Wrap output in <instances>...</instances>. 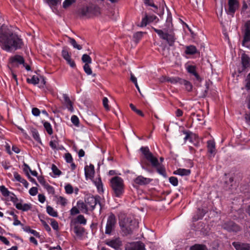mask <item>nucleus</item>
<instances>
[{
	"instance_id": "f3484780",
	"label": "nucleus",
	"mask_w": 250,
	"mask_h": 250,
	"mask_svg": "<svg viewBox=\"0 0 250 250\" xmlns=\"http://www.w3.org/2000/svg\"><path fill=\"white\" fill-rule=\"evenodd\" d=\"M232 245L236 250H250V244L241 242H233Z\"/></svg>"
},
{
	"instance_id": "2eb2a0df",
	"label": "nucleus",
	"mask_w": 250,
	"mask_h": 250,
	"mask_svg": "<svg viewBox=\"0 0 250 250\" xmlns=\"http://www.w3.org/2000/svg\"><path fill=\"white\" fill-rule=\"evenodd\" d=\"M152 180L151 179L145 178L142 175H139L134 179V182L136 185L144 186L149 184Z\"/></svg>"
},
{
	"instance_id": "774afa93",
	"label": "nucleus",
	"mask_w": 250,
	"mask_h": 250,
	"mask_svg": "<svg viewBox=\"0 0 250 250\" xmlns=\"http://www.w3.org/2000/svg\"><path fill=\"white\" fill-rule=\"evenodd\" d=\"M58 201L61 205L63 206H65L66 204V199L65 198L62 196L59 197L58 199Z\"/></svg>"
},
{
	"instance_id": "39448f33",
	"label": "nucleus",
	"mask_w": 250,
	"mask_h": 250,
	"mask_svg": "<svg viewBox=\"0 0 250 250\" xmlns=\"http://www.w3.org/2000/svg\"><path fill=\"white\" fill-rule=\"evenodd\" d=\"M153 29L159 35V37L161 39L166 41L170 46L174 45L176 40L174 33L164 32L162 30L158 29L154 27H153Z\"/></svg>"
},
{
	"instance_id": "20e7f679",
	"label": "nucleus",
	"mask_w": 250,
	"mask_h": 250,
	"mask_svg": "<svg viewBox=\"0 0 250 250\" xmlns=\"http://www.w3.org/2000/svg\"><path fill=\"white\" fill-rule=\"evenodd\" d=\"M153 29L159 35V37L161 39L166 41L170 46L174 45L176 40L174 33L164 32L162 30L158 29L154 27H153Z\"/></svg>"
},
{
	"instance_id": "4d7b16f0",
	"label": "nucleus",
	"mask_w": 250,
	"mask_h": 250,
	"mask_svg": "<svg viewBox=\"0 0 250 250\" xmlns=\"http://www.w3.org/2000/svg\"><path fill=\"white\" fill-rule=\"evenodd\" d=\"M51 225L54 230H57L59 229L58 222L53 219H51Z\"/></svg>"
},
{
	"instance_id": "052dcab7",
	"label": "nucleus",
	"mask_w": 250,
	"mask_h": 250,
	"mask_svg": "<svg viewBox=\"0 0 250 250\" xmlns=\"http://www.w3.org/2000/svg\"><path fill=\"white\" fill-rule=\"evenodd\" d=\"M70 214L71 215H75L80 213L79 209L76 207H73L70 210Z\"/></svg>"
},
{
	"instance_id": "dca6fc26",
	"label": "nucleus",
	"mask_w": 250,
	"mask_h": 250,
	"mask_svg": "<svg viewBox=\"0 0 250 250\" xmlns=\"http://www.w3.org/2000/svg\"><path fill=\"white\" fill-rule=\"evenodd\" d=\"M188 72L195 76L196 80L198 82H201L202 79L196 72V66L195 65H189L187 68Z\"/></svg>"
},
{
	"instance_id": "6ab92c4d",
	"label": "nucleus",
	"mask_w": 250,
	"mask_h": 250,
	"mask_svg": "<svg viewBox=\"0 0 250 250\" xmlns=\"http://www.w3.org/2000/svg\"><path fill=\"white\" fill-rule=\"evenodd\" d=\"M241 62L243 66L242 71L248 68H250V58L247 55L243 54L242 55Z\"/></svg>"
},
{
	"instance_id": "c9c22d12",
	"label": "nucleus",
	"mask_w": 250,
	"mask_h": 250,
	"mask_svg": "<svg viewBox=\"0 0 250 250\" xmlns=\"http://www.w3.org/2000/svg\"><path fill=\"white\" fill-rule=\"evenodd\" d=\"M82 62L85 64H90L92 62L91 57L87 54H83L82 57Z\"/></svg>"
},
{
	"instance_id": "9b49d317",
	"label": "nucleus",
	"mask_w": 250,
	"mask_h": 250,
	"mask_svg": "<svg viewBox=\"0 0 250 250\" xmlns=\"http://www.w3.org/2000/svg\"><path fill=\"white\" fill-rule=\"evenodd\" d=\"M242 45L250 48V21L246 24V29L242 42Z\"/></svg>"
},
{
	"instance_id": "c756f323",
	"label": "nucleus",
	"mask_w": 250,
	"mask_h": 250,
	"mask_svg": "<svg viewBox=\"0 0 250 250\" xmlns=\"http://www.w3.org/2000/svg\"><path fill=\"white\" fill-rule=\"evenodd\" d=\"M182 79L180 78L179 77H172V78L167 77L165 80L167 82H169L173 84H176L177 83H179V84H180V83H181V80H182Z\"/></svg>"
},
{
	"instance_id": "f257e3e1",
	"label": "nucleus",
	"mask_w": 250,
	"mask_h": 250,
	"mask_svg": "<svg viewBox=\"0 0 250 250\" xmlns=\"http://www.w3.org/2000/svg\"><path fill=\"white\" fill-rule=\"evenodd\" d=\"M23 45L21 39L8 29L0 31V46L7 52L21 49Z\"/></svg>"
},
{
	"instance_id": "a878e982",
	"label": "nucleus",
	"mask_w": 250,
	"mask_h": 250,
	"mask_svg": "<svg viewBox=\"0 0 250 250\" xmlns=\"http://www.w3.org/2000/svg\"><path fill=\"white\" fill-rule=\"evenodd\" d=\"M154 167L156 168L157 172L160 174L162 175L165 177H167V173L166 171L165 167L162 164L159 163L158 166Z\"/></svg>"
},
{
	"instance_id": "f704fd0d",
	"label": "nucleus",
	"mask_w": 250,
	"mask_h": 250,
	"mask_svg": "<svg viewBox=\"0 0 250 250\" xmlns=\"http://www.w3.org/2000/svg\"><path fill=\"white\" fill-rule=\"evenodd\" d=\"M94 183L97 187L98 190L99 191H101L103 192V185L100 177L98 178L95 180Z\"/></svg>"
},
{
	"instance_id": "3c124183",
	"label": "nucleus",
	"mask_w": 250,
	"mask_h": 250,
	"mask_svg": "<svg viewBox=\"0 0 250 250\" xmlns=\"http://www.w3.org/2000/svg\"><path fill=\"white\" fill-rule=\"evenodd\" d=\"M65 192L67 194H70L73 192V187L69 184H67L65 187Z\"/></svg>"
},
{
	"instance_id": "423d86ee",
	"label": "nucleus",
	"mask_w": 250,
	"mask_h": 250,
	"mask_svg": "<svg viewBox=\"0 0 250 250\" xmlns=\"http://www.w3.org/2000/svg\"><path fill=\"white\" fill-rule=\"evenodd\" d=\"M100 199L101 197L98 195L96 196L87 195L84 198V202L87 204L89 210L92 211L94 209L97 204H99L101 208Z\"/></svg>"
},
{
	"instance_id": "4be33fe9",
	"label": "nucleus",
	"mask_w": 250,
	"mask_h": 250,
	"mask_svg": "<svg viewBox=\"0 0 250 250\" xmlns=\"http://www.w3.org/2000/svg\"><path fill=\"white\" fill-rule=\"evenodd\" d=\"M15 206L17 209L21 210L23 211H28L32 208V205L30 204H24L22 205L21 203H16Z\"/></svg>"
},
{
	"instance_id": "4468645a",
	"label": "nucleus",
	"mask_w": 250,
	"mask_h": 250,
	"mask_svg": "<svg viewBox=\"0 0 250 250\" xmlns=\"http://www.w3.org/2000/svg\"><path fill=\"white\" fill-rule=\"evenodd\" d=\"M94 9L97 11L99 7L93 5L84 6L80 9V13L83 17L87 16L89 13H92V11Z\"/></svg>"
},
{
	"instance_id": "0eeeda50",
	"label": "nucleus",
	"mask_w": 250,
	"mask_h": 250,
	"mask_svg": "<svg viewBox=\"0 0 250 250\" xmlns=\"http://www.w3.org/2000/svg\"><path fill=\"white\" fill-rule=\"evenodd\" d=\"M222 228L229 232H238L241 229V227L232 221H228L222 223Z\"/></svg>"
},
{
	"instance_id": "a19ab883",
	"label": "nucleus",
	"mask_w": 250,
	"mask_h": 250,
	"mask_svg": "<svg viewBox=\"0 0 250 250\" xmlns=\"http://www.w3.org/2000/svg\"><path fill=\"white\" fill-rule=\"evenodd\" d=\"M140 150L144 155L146 158L148 156H149L150 154H152V153L149 151V149L148 147L143 146L140 148Z\"/></svg>"
},
{
	"instance_id": "f03ea898",
	"label": "nucleus",
	"mask_w": 250,
	"mask_h": 250,
	"mask_svg": "<svg viewBox=\"0 0 250 250\" xmlns=\"http://www.w3.org/2000/svg\"><path fill=\"white\" fill-rule=\"evenodd\" d=\"M110 183L114 196L120 197L124 192L125 185L123 179L116 176L110 179Z\"/></svg>"
},
{
	"instance_id": "bf43d9fd",
	"label": "nucleus",
	"mask_w": 250,
	"mask_h": 250,
	"mask_svg": "<svg viewBox=\"0 0 250 250\" xmlns=\"http://www.w3.org/2000/svg\"><path fill=\"white\" fill-rule=\"evenodd\" d=\"M65 159L67 163H71L73 161V158L70 153H67L65 154Z\"/></svg>"
},
{
	"instance_id": "603ef678",
	"label": "nucleus",
	"mask_w": 250,
	"mask_h": 250,
	"mask_svg": "<svg viewBox=\"0 0 250 250\" xmlns=\"http://www.w3.org/2000/svg\"><path fill=\"white\" fill-rule=\"evenodd\" d=\"M148 23H149L148 16L146 15V16L145 17V18H144L142 19L141 24L140 25V26H141V27L146 26Z\"/></svg>"
},
{
	"instance_id": "e2e57ef3",
	"label": "nucleus",
	"mask_w": 250,
	"mask_h": 250,
	"mask_svg": "<svg viewBox=\"0 0 250 250\" xmlns=\"http://www.w3.org/2000/svg\"><path fill=\"white\" fill-rule=\"evenodd\" d=\"M246 83L245 85L246 88L248 90H250V73L248 75L247 79L246 80Z\"/></svg>"
},
{
	"instance_id": "69168bd1",
	"label": "nucleus",
	"mask_w": 250,
	"mask_h": 250,
	"mask_svg": "<svg viewBox=\"0 0 250 250\" xmlns=\"http://www.w3.org/2000/svg\"><path fill=\"white\" fill-rule=\"evenodd\" d=\"M41 111L37 107H33L32 109V113L35 116H38L40 115Z\"/></svg>"
},
{
	"instance_id": "13d9d810",
	"label": "nucleus",
	"mask_w": 250,
	"mask_h": 250,
	"mask_svg": "<svg viewBox=\"0 0 250 250\" xmlns=\"http://www.w3.org/2000/svg\"><path fill=\"white\" fill-rule=\"evenodd\" d=\"M130 80L135 84L136 87L139 92H140V88L137 83V79L132 74H131Z\"/></svg>"
},
{
	"instance_id": "aec40b11",
	"label": "nucleus",
	"mask_w": 250,
	"mask_h": 250,
	"mask_svg": "<svg viewBox=\"0 0 250 250\" xmlns=\"http://www.w3.org/2000/svg\"><path fill=\"white\" fill-rule=\"evenodd\" d=\"M63 98L64 101V104L66 105V108L70 112H72L74 111V108L73 106V103L70 100L69 97L66 94H63Z\"/></svg>"
},
{
	"instance_id": "bb28decb",
	"label": "nucleus",
	"mask_w": 250,
	"mask_h": 250,
	"mask_svg": "<svg viewBox=\"0 0 250 250\" xmlns=\"http://www.w3.org/2000/svg\"><path fill=\"white\" fill-rule=\"evenodd\" d=\"M208 149L209 153L211 154L215 153V145L214 142L211 141H208Z\"/></svg>"
},
{
	"instance_id": "680f3d73",
	"label": "nucleus",
	"mask_w": 250,
	"mask_h": 250,
	"mask_svg": "<svg viewBox=\"0 0 250 250\" xmlns=\"http://www.w3.org/2000/svg\"><path fill=\"white\" fill-rule=\"evenodd\" d=\"M108 100L106 97H104L103 100V104L104 107L107 110H109V106L108 104Z\"/></svg>"
},
{
	"instance_id": "864d4df0",
	"label": "nucleus",
	"mask_w": 250,
	"mask_h": 250,
	"mask_svg": "<svg viewBox=\"0 0 250 250\" xmlns=\"http://www.w3.org/2000/svg\"><path fill=\"white\" fill-rule=\"evenodd\" d=\"M44 188L47 190L49 193L51 194H54L55 190L53 187L49 185L48 184H47L44 187Z\"/></svg>"
},
{
	"instance_id": "c03bdc74",
	"label": "nucleus",
	"mask_w": 250,
	"mask_h": 250,
	"mask_svg": "<svg viewBox=\"0 0 250 250\" xmlns=\"http://www.w3.org/2000/svg\"><path fill=\"white\" fill-rule=\"evenodd\" d=\"M129 106L131 108V109L133 111L136 112L137 114H138L139 115H140L142 117L144 116V114L143 113V112L141 110L137 109L136 108V107L135 106V105H134L132 104H129Z\"/></svg>"
},
{
	"instance_id": "49530a36",
	"label": "nucleus",
	"mask_w": 250,
	"mask_h": 250,
	"mask_svg": "<svg viewBox=\"0 0 250 250\" xmlns=\"http://www.w3.org/2000/svg\"><path fill=\"white\" fill-rule=\"evenodd\" d=\"M76 0H65L62 4L63 8L66 9L75 2Z\"/></svg>"
},
{
	"instance_id": "a211bd4d",
	"label": "nucleus",
	"mask_w": 250,
	"mask_h": 250,
	"mask_svg": "<svg viewBox=\"0 0 250 250\" xmlns=\"http://www.w3.org/2000/svg\"><path fill=\"white\" fill-rule=\"evenodd\" d=\"M10 62L14 65L15 63H17L19 64H23L24 65V59L23 57L21 55H16L13 57H10L9 59Z\"/></svg>"
},
{
	"instance_id": "ddd939ff",
	"label": "nucleus",
	"mask_w": 250,
	"mask_h": 250,
	"mask_svg": "<svg viewBox=\"0 0 250 250\" xmlns=\"http://www.w3.org/2000/svg\"><path fill=\"white\" fill-rule=\"evenodd\" d=\"M228 5L227 13L233 16L239 7V2L237 0H228Z\"/></svg>"
},
{
	"instance_id": "5fc2aeb1",
	"label": "nucleus",
	"mask_w": 250,
	"mask_h": 250,
	"mask_svg": "<svg viewBox=\"0 0 250 250\" xmlns=\"http://www.w3.org/2000/svg\"><path fill=\"white\" fill-rule=\"evenodd\" d=\"M169 181L170 183L171 184H172L174 186H176L178 185V181L177 178L175 177H170L169 178Z\"/></svg>"
},
{
	"instance_id": "09e8293b",
	"label": "nucleus",
	"mask_w": 250,
	"mask_h": 250,
	"mask_svg": "<svg viewBox=\"0 0 250 250\" xmlns=\"http://www.w3.org/2000/svg\"><path fill=\"white\" fill-rule=\"evenodd\" d=\"M202 214H198L197 213L196 215H194L192 218V221L193 222H196L198 221L199 219H201L202 218V217L204 216L205 214L206 213V212L202 209Z\"/></svg>"
},
{
	"instance_id": "de8ad7c7",
	"label": "nucleus",
	"mask_w": 250,
	"mask_h": 250,
	"mask_svg": "<svg viewBox=\"0 0 250 250\" xmlns=\"http://www.w3.org/2000/svg\"><path fill=\"white\" fill-rule=\"evenodd\" d=\"M89 64H84L83 65V70L88 75H91L92 73V69Z\"/></svg>"
},
{
	"instance_id": "58836bf2",
	"label": "nucleus",
	"mask_w": 250,
	"mask_h": 250,
	"mask_svg": "<svg viewBox=\"0 0 250 250\" xmlns=\"http://www.w3.org/2000/svg\"><path fill=\"white\" fill-rule=\"evenodd\" d=\"M0 191L2 195L4 197L9 196L11 194V192L4 186H0Z\"/></svg>"
},
{
	"instance_id": "79ce46f5",
	"label": "nucleus",
	"mask_w": 250,
	"mask_h": 250,
	"mask_svg": "<svg viewBox=\"0 0 250 250\" xmlns=\"http://www.w3.org/2000/svg\"><path fill=\"white\" fill-rule=\"evenodd\" d=\"M26 81L28 83L33 84H36L39 83V79L35 76H33L31 79L27 78Z\"/></svg>"
},
{
	"instance_id": "e433bc0d",
	"label": "nucleus",
	"mask_w": 250,
	"mask_h": 250,
	"mask_svg": "<svg viewBox=\"0 0 250 250\" xmlns=\"http://www.w3.org/2000/svg\"><path fill=\"white\" fill-rule=\"evenodd\" d=\"M31 132L32 134V136L34 138V139L38 142L41 143V140L37 130L36 129L33 128L31 130Z\"/></svg>"
},
{
	"instance_id": "7c9ffc66",
	"label": "nucleus",
	"mask_w": 250,
	"mask_h": 250,
	"mask_svg": "<svg viewBox=\"0 0 250 250\" xmlns=\"http://www.w3.org/2000/svg\"><path fill=\"white\" fill-rule=\"evenodd\" d=\"M86 219L84 218L83 215H79L75 219V223L84 225L86 224Z\"/></svg>"
},
{
	"instance_id": "72a5a7b5",
	"label": "nucleus",
	"mask_w": 250,
	"mask_h": 250,
	"mask_svg": "<svg viewBox=\"0 0 250 250\" xmlns=\"http://www.w3.org/2000/svg\"><path fill=\"white\" fill-rule=\"evenodd\" d=\"M85 175L86 178H91L93 177L94 170L88 168V166H86L84 168Z\"/></svg>"
},
{
	"instance_id": "9d476101",
	"label": "nucleus",
	"mask_w": 250,
	"mask_h": 250,
	"mask_svg": "<svg viewBox=\"0 0 250 250\" xmlns=\"http://www.w3.org/2000/svg\"><path fill=\"white\" fill-rule=\"evenodd\" d=\"M105 244L115 250H121V247L123 245V242L119 237H116L110 240H106L105 241Z\"/></svg>"
},
{
	"instance_id": "b1692460",
	"label": "nucleus",
	"mask_w": 250,
	"mask_h": 250,
	"mask_svg": "<svg viewBox=\"0 0 250 250\" xmlns=\"http://www.w3.org/2000/svg\"><path fill=\"white\" fill-rule=\"evenodd\" d=\"M146 159L151 163V166L153 167L158 166L159 163L158 159L154 156L152 153L148 156Z\"/></svg>"
},
{
	"instance_id": "cd10ccee",
	"label": "nucleus",
	"mask_w": 250,
	"mask_h": 250,
	"mask_svg": "<svg viewBox=\"0 0 250 250\" xmlns=\"http://www.w3.org/2000/svg\"><path fill=\"white\" fill-rule=\"evenodd\" d=\"M74 231L77 236H82L84 232V229L79 225H76L74 227Z\"/></svg>"
},
{
	"instance_id": "412c9836",
	"label": "nucleus",
	"mask_w": 250,
	"mask_h": 250,
	"mask_svg": "<svg viewBox=\"0 0 250 250\" xmlns=\"http://www.w3.org/2000/svg\"><path fill=\"white\" fill-rule=\"evenodd\" d=\"M77 205L78 208L83 213H88L89 208L87 205V204L84 202H83L82 200H79L77 203Z\"/></svg>"
},
{
	"instance_id": "0e129e2a",
	"label": "nucleus",
	"mask_w": 250,
	"mask_h": 250,
	"mask_svg": "<svg viewBox=\"0 0 250 250\" xmlns=\"http://www.w3.org/2000/svg\"><path fill=\"white\" fill-rule=\"evenodd\" d=\"M29 192L31 195L35 196L38 193V188L36 187H32L30 189Z\"/></svg>"
},
{
	"instance_id": "6e6552de",
	"label": "nucleus",
	"mask_w": 250,
	"mask_h": 250,
	"mask_svg": "<svg viewBox=\"0 0 250 250\" xmlns=\"http://www.w3.org/2000/svg\"><path fill=\"white\" fill-rule=\"evenodd\" d=\"M116 223V217L114 214L111 213L107 218L105 230L106 234H111L112 232L115 229Z\"/></svg>"
},
{
	"instance_id": "473e14b6",
	"label": "nucleus",
	"mask_w": 250,
	"mask_h": 250,
	"mask_svg": "<svg viewBox=\"0 0 250 250\" xmlns=\"http://www.w3.org/2000/svg\"><path fill=\"white\" fill-rule=\"evenodd\" d=\"M68 40L69 42L73 46L74 48H76L78 50H81L82 49V46L77 44L74 39L68 37Z\"/></svg>"
},
{
	"instance_id": "c85d7f7f",
	"label": "nucleus",
	"mask_w": 250,
	"mask_h": 250,
	"mask_svg": "<svg viewBox=\"0 0 250 250\" xmlns=\"http://www.w3.org/2000/svg\"><path fill=\"white\" fill-rule=\"evenodd\" d=\"M46 211L49 215L52 217H56L58 216V212L50 206H47Z\"/></svg>"
},
{
	"instance_id": "338daca9",
	"label": "nucleus",
	"mask_w": 250,
	"mask_h": 250,
	"mask_svg": "<svg viewBox=\"0 0 250 250\" xmlns=\"http://www.w3.org/2000/svg\"><path fill=\"white\" fill-rule=\"evenodd\" d=\"M38 180L40 182V183L42 185L43 187H44L47 183H46L44 178L43 177L40 176L37 177Z\"/></svg>"
},
{
	"instance_id": "1a4fd4ad",
	"label": "nucleus",
	"mask_w": 250,
	"mask_h": 250,
	"mask_svg": "<svg viewBox=\"0 0 250 250\" xmlns=\"http://www.w3.org/2000/svg\"><path fill=\"white\" fill-rule=\"evenodd\" d=\"M125 250H146L145 245L140 241L127 242L125 245Z\"/></svg>"
},
{
	"instance_id": "4c0bfd02",
	"label": "nucleus",
	"mask_w": 250,
	"mask_h": 250,
	"mask_svg": "<svg viewBox=\"0 0 250 250\" xmlns=\"http://www.w3.org/2000/svg\"><path fill=\"white\" fill-rule=\"evenodd\" d=\"M143 32H137L134 34L133 38L134 41L136 43L138 42L139 41L142 39L143 37Z\"/></svg>"
},
{
	"instance_id": "8fccbe9b",
	"label": "nucleus",
	"mask_w": 250,
	"mask_h": 250,
	"mask_svg": "<svg viewBox=\"0 0 250 250\" xmlns=\"http://www.w3.org/2000/svg\"><path fill=\"white\" fill-rule=\"evenodd\" d=\"M206 246L202 245H195L192 246L190 250H205Z\"/></svg>"
},
{
	"instance_id": "f8f14e48",
	"label": "nucleus",
	"mask_w": 250,
	"mask_h": 250,
	"mask_svg": "<svg viewBox=\"0 0 250 250\" xmlns=\"http://www.w3.org/2000/svg\"><path fill=\"white\" fill-rule=\"evenodd\" d=\"M62 55L63 58L66 61L72 68H75L76 65L75 62L71 58V55L69 53L66 47H63L62 51Z\"/></svg>"
},
{
	"instance_id": "ea45409f",
	"label": "nucleus",
	"mask_w": 250,
	"mask_h": 250,
	"mask_svg": "<svg viewBox=\"0 0 250 250\" xmlns=\"http://www.w3.org/2000/svg\"><path fill=\"white\" fill-rule=\"evenodd\" d=\"M43 126L48 134H49V135L52 134L53 130L52 128V126L49 123L47 122H45L43 124Z\"/></svg>"
},
{
	"instance_id": "37998d69",
	"label": "nucleus",
	"mask_w": 250,
	"mask_h": 250,
	"mask_svg": "<svg viewBox=\"0 0 250 250\" xmlns=\"http://www.w3.org/2000/svg\"><path fill=\"white\" fill-rule=\"evenodd\" d=\"M51 169L54 175L60 176L62 174V171L58 169L57 167L55 164H52Z\"/></svg>"
},
{
	"instance_id": "6e6d98bb",
	"label": "nucleus",
	"mask_w": 250,
	"mask_h": 250,
	"mask_svg": "<svg viewBox=\"0 0 250 250\" xmlns=\"http://www.w3.org/2000/svg\"><path fill=\"white\" fill-rule=\"evenodd\" d=\"M72 123L76 126H78L79 124V120L76 115H73L71 119Z\"/></svg>"
},
{
	"instance_id": "5701e85b",
	"label": "nucleus",
	"mask_w": 250,
	"mask_h": 250,
	"mask_svg": "<svg viewBox=\"0 0 250 250\" xmlns=\"http://www.w3.org/2000/svg\"><path fill=\"white\" fill-rule=\"evenodd\" d=\"M185 53L187 55H194L199 53L196 47L192 45L186 46Z\"/></svg>"
},
{
	"instance_id": "393cba45",
	"label": "nucleus",
	"mask_w": 250,
	"mask_h": 250,
	"mask_svg": "<svg viewBox=\"0 0 250 250\" xmlns=\"http://www.w3.org/2000/svg\"><path fill=\"white\" fill-rule=\"evenodd\" d=\"M190 173L191 170L190 169L185 168H178L173 172L174 174L179 175L181 176H188L190 174Z\"/></svg>"
},
{
	"instance_id": "7ed1b4c3",
	"label": "nucleus",
	"mask_w": 250,
	"mask_h": 250,
	"mask_svg": "<svg viewBox=\"0 0 250 250\" xmlns=\"http://www.w3.org/2000/svg\"><path fill=\"white\" fill-rule=\"evenodd\" d=\"M133 223H135V221L132 220L130 218L124 215L119 217V225L123 235L127 236L132 234L134 229Z\"/></svg>"
},
{
	"instance_id": "a18cd8bd",
	"label": "nucleus",
	"mask_w": 250,
	"mask_h": 250,
	"mask_svg": "<svg viewBox=\"0 0 250 250\" xmlns=\"http://www.w3.org/2000/svg\"><path fill=\"white\" fill-rule=\"evenodd\" d=\"M61 0H46V2L50 7L56 6L61 3Z\"/></svg>"
},
{
	"instance_id": "2f4dec72",
	"label": "nucleus",
	"mask_w": 250,
	"mask_h": 250,
	"mask_svg": "<svg viewBox=\"0 0 250 250\" xmlns=\"http://www.w3.org/2000/svg\"><path fill=\"white\" fill-rule=\"evenodd\" d=\"M181 81V83H180V84H184L186 87V89L188 91H190L192 90V85L189 81H188L183 79Z\"/></svg>"
}]
</instances>
